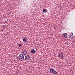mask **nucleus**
Wrapping results in <instances>:
<instances>
[{
    "instance_id": "7ed1b4c3",
    "label": "nucleus",
    "mask_w": 75,
    "mask_h": 75,
    "mask_svg": "<svg viewBox=\"0 0 75 75\" xmlns=\"http://www.w3.org/2000/svg\"><path fill=\"white\" fill-rule=\"evenodd\" d=\"M30 56L29 54H27L25 57V61H28L30 59Z\"/></svg>"
},
{
    "instance_id": "423d86ee",
    "label": "nucleus",
    "mask_w": 75,
    "mask_h": 75,
    "mask_svg": "<svg viewBox=\"0 0 75 75\" xmlns=\"http://www.w3.org/2000/svg\"><path fill=\"white\" fill-rule=\"evenodd\" d=\"M36 52V51L34 49H32L30 50V53L32 54H35Z\"/></svg>"
},
{
    "instance_id": "39448f33",
    "label": "nucleus",
    "mask_w": 75,
    "mask_h": 75,
    "mask_svg": "<svg viewBox=\"0 0 75 75\" xmlns=\"http://www.w3.org/2000/svg\"><path fill=\"white\" fill-rule=\"evenodd\" d=\"M63 38H67V37H68L67 33H64L63 35Z\"/></svg>"
},
{
    "instance_id": "9b49d317",
    "label": "nucleus",
    "mask_w": 75,
    "mask_h": 75,
    "mask_svg": "<svg viewBox=\"0 0 75 75\" xmlns=\"http://www.w3.org/2000/svg\"><path fill=\"white\" fill-rule=\"evenodd\" d=\"M6 26L5 25H3L2 26V27L3 28H6Z\"/></svg>"
},
{
    "instance_id": "1a4fd4ad",
    "label": "nucleus",
    "mask_w": 75,
    "mask_h": 75,
    "mask_svg": "<svg viewBox=\"0 0 75 75\" xmlns=\"http://www.w3.org/2000/svg\"><path fill=\"white\" fill-rule=\"evenodd\" d=\"M43 11L44 13H46L47 12V9H44L43 10Z\"/></svg>"
},
{
    "instance_id": "ddd939ff",
    "label": "nucleus",
    "mask_w": 75,
    "mask_h": 75,
    "mask_svg": "<svg viewBox=\"0 0 75 75\" xmlns=\"http://www.w3.org/2000/svg\"><path fill=\"white\" fill-rule=\"evenodd\" d=\"M21 44H20L19 45H18V47H21Z\"/></svg>"
},
{
    "instance_id": "f8f14e48",
    "label": "nucleus",
    "mask_w": 75,
    "mask_h": 75,
    "mask_svg": "<svg viewBox=\"0 0 75 75\" xmlns=\"http://www.w3.org/2000/svg\"><path fill=\"white\" fill-rule=\"evenodd\" d=\"M5 23H7V24H8V22H7L6 21H5Z\"/></svg>"
},
{
    "instance_id": "a211bd4d",
    "label": "nucleus",
    "mask_w": 75,
    "mask_h": 75,
    "mask_svg": "<svg viewBox=\"0 0 75 75\" xmlns=\"http://www.w3.org/2000/svg\"><path fill=\"white\" fill-rule=\"evenodd\" d=\"M72 34H73V33H72Z\"/></svg>"
},
{
    "instance_id": "dca6fc26",
    "label": "nucleus",
    "mask_w": 75,
    "mask_h": 75,
    "mask_svg": "<svg viewBox=\"0 0 75 75\" xmlns=\"http://www.w3.org/2000/svg\"><path fill=\"white\" fill-rule=\"evenodd\" d=\"M7 21H8V20H7Z\"/></svg>"
},
{
    "instance_id": "9d476101",
    "label": "nucleus",
    "mask_w": 75,
    "mask_h": 75,
    "mask_svg": "<svg viewBox=\"0 0 75 75\" xmlns=\"http://www.w3.org/2000/svg\"><path fill=\"white\" fill-rule=\"evenodd\" d=\"M62 55H63V54L62 53H61L59 54V57H61L62 56Z\"/></svg>"
},
{
    "instance_id": "6e6552de",
    "label": "nucleus",
    "mask_w": 75,
    "mask_h": 75,
    "mask_svg": "<svg viewBox=\"0 0 75 75\" xmlns=\"http://www.w3.org/2000/svg\"><path fill=\"white\" fill-rule=\"evenodd\" d=\"M23 41H24V42H26V41H27V39L26 38H24L23 39Z\"/></svg>"
},
{
    "instance_id": "f257e3e1",
    "label": "nucleus",
    "mask_w": 75,
    "mask_h": 75,
    "mask_svg": "<svg viewBox=\"0 0 75 75\" xmlns=\"http://www.w3.org/2000/svg\"><path fill=\"white\" fill-rule=\"evenodd\" d=\"M50 73H51V74H53L55 75H57V71H55V70L54 69H51L50 70Z\"/></svg>"
},
{
    "instance_id": "2eb2a0df",
    "label": "nucleus",
    "mask_w": 75,
    "mask_h": 75,
    "mask_svg": "<svg viewBox=\"0 0 75 75\" xmlns=\"http://www.w3.org/2000/svg\"><path fill=\"white\" fill-rule=\"evenodd\" d=\"M3 29H1V30H0V31H3Z\"/></svg>"
},
{
    "instance_id": "f3484780",
    "label": "nucleus",
    "mask_w": 75,
    "mask_h": 75,
    "mask_svg": "<svg viewBox=\"0 0 75 75\" xmlns=\"http://www.w3.org/2000/svg\"><path fill=\"white\" fill-rule=\"evenodd\" d=\"M72 34H73V33H72Z\"/></svg>"
},
{
    "instance_id": "0eeeda50",
    "label": "nucleus",
    "mask_w": 75,
    "mask_h": 75,
    "mask_svg": "<svg viewBox=\"0 0 75 75\" xmlns=\"http://www.w3.org/2000/svg\"><path fill=\"white\" fill-rule=\"evenodd\" d=\"M69 38H71V39H72V38H74L73 36L71 35H69Z\"/></svg>"
},
{
    "instance_id": "f03ea898",
    "label": "nucleus",
    "mask_w": 75,
    "mask_h": 75,
    "mask_svg": "<svg viewBox=\"0 0 75 75\" xmlns=\"http://www.w3.org/2000/svg\"><path fill=\"white\" fill-rule=\"evenodd\" d=\"M18 59L19 60L21 61H23V60L24 59V56L21 54L18 57Z\"/></svg>"
},
{
    "instance_id": "4468645a",
    "label": "nucleus",
    "mask_w": 75,
    "mask_h": 75,
    "mask_svg": "<svg viewBox=\"0 0 75 75\" xmlns=\"http://www.w3.org/2000/svg\"><path fill=\"white\" fill-rule=\"evenodd\" d=\"M61 58L62 59H63V58H64V57L63 56H62Z\"/></svg>"
},
{
    "instance_id": "20e7f679",
    "label": "nucleus",
    "mask_w": 75,
    "mask_h": 75,
    "mask_svg": "<svg viewBox=\"0 0 75 75\" xmlns=\"http://www.w3.org/2000/svg\"><path fill=\"white\" fill-rule=\"evenodd\" d=\"M27 52L26 50L22 51V55L24 56V55H25L27 54Z\"/></svg>"
}]
</instances>
